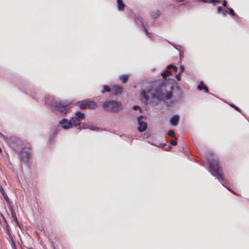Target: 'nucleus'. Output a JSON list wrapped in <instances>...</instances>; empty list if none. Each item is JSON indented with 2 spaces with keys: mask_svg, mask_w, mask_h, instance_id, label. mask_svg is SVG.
Wrapping results in <instances>:
<instances>
[{
  "mask_svg": "<svg viewBox=\"0 0 249 249\" xmlns=\"http://www.w3.org/2000/svg\"><path fill=\"white\" fill-rule=\"evenodd\" d=\"M199 90H204L205 92H208L209 89L208 87L204 84L203 81H200L197 87Z\"/></svg>",
  "mask_w": 249,
  "mask_h": 249,
  "instance_id": "obj_15",
  "label": "nucleus"
},
{
  "mask_svg": "<svg viewBox=\"0 0 249 249\" xmlns=\"http://www.w3.org/2000/svg\"><path fill=\"white\" fill-rule=\"evenodd\" d=\"M7 143L15 152L23 147V141L17 136H11L7 140Z\"/></svg>",
  "mask_w": 249,
  "mask_h": 249,
  "instance_id": "obj_5",
  "label": "nucleus"
},
{
  "mask_svg": "<svg viewBox=\"0 0 249 249\" xmlns=\"http://www.w3.org/2000/svg\"><path fill=\"white\" fill-rule=\"evenodd\" d=\"M160 16V11L159 10H157L155 11H152L151 13V17L153 19H156Z\"/></svg>",
  "mask_w": 249,
  "mask_h": 249,
  "instance_id": "obj_20",
  "label": "nucleus"
},
{
  "mask_svg": "<svg viewBox=\"0 0 249 249\" xmlns=\"http://www.w3.org/2000/svg\"><path fill=\"white\" fill-rule=\"evenodd\" d=\"M45 103L50 106L53 112L57 115L64 116L69 110V105L62 101L57 102L54 97L51 95H47L45 98Z\"/></svg>",
  "mask_w": 249,
  "mask_h": 249,
  "instance_id": "obj_2",
  "label": "nucleus"
},
{
  "mask_svg": "<svg viewBox=\"0 0 249 249\" xmlns=\"http://www.w3.org/2000/svg\"><path fill=\"white\" fill-rule=\"evenodd\" d=\"M0 135L1 137H2L5 141L7 143V140L9 139V137H7L4 135L3 134H2L1 132H0Z\"/></svg>",
  "mask_w": 249,
  "mask_h": 249,
  "instance_id": "obj_34",
  "label": "nucleus"
},
{
  "mask_svg": "<svg viewBox=\"0 0 249 249\" xmlns=\"http://www.w3.org/2000/svg\"><path fill=\"white\" fill-rule=\"evenodd\" d=\"M123 90V88L119 85H114L112 87V92L114 95H118L121 94Z\"/></svg>",
  "mask_w": 249,
  "mask_h": 249,
  "instance_id": "obj_11",
  "label": "nucleus"
},
{
  "mask_svg": "<svg viewBox=\"0 0 249 249\" xmlns=\"http://www.w3.org/2000/svg\"><path fill=\"white\" fill-rule=\"evenodd\" d=\"M3 219L4 221V222H5V224H6V227H7L6 232H7V234L9 235V237L10 238H11L12 237V235H11V234L10 233V230H9V228H8V224H7V221H6V219L4 217H3Z\"/></svg>",
  "mask_w": 249,
  "mask_h": 249,
  "instance_id": "obj_29",
  "label": "nucleus"
},
{
  "mask_svg": "<svg viewBox=\"0 0 249 249\" xmlns=\"http://www.w3.org/2000/svg\"><path fill=\"white\" fill-rule=\"evenodd\" d=\"M70 121L71 127H72V126H79L81 124V121L74 116L70 119Z\"/></svg>",
  "mask_w": 249,
  "mask_h": 249,
  "instance_id": "obj_13",
  "label": "nucleus"
},
{
  "mask_svg": "<svg viewBox=\"0 0 249 249\" xmlns=\"http://www.w3.org/2000/svg\"><path fill=\"white\" fill-rule=\"evenodd\" d=\"M16 152L18 156L21 163L28 165L29 159L31 156L30 149L23 147L16 151Z\"/></svg>",
  "mask_w": 249,
  "mask_h": 249,
  "instance_id": "obj_6",
  "label": "nucleus"
},
{
  "mask_svg": "<svg viewBox=\"0 0 249 249\" xmlns=\"http://www.w3.org/2000/svg\"><path fill=\"white\" fill-rule=\"evenodd\" d=\"M29 249H32V248H29Z\"/></svg>",
  "mask_w": 249,
  "mask_h": 249,
  "instance_id": "obj_45",
  "label": "nucleus"
},
{
  "mask_svg": "<svg viewBox=\"0 0 249 249\" xmlns=\"http://www.w3.org/2000/svg\"><path fill=\"white\" fill-rule=\"evenodd\" d=\"M143 118V116L142 115H140L137 118L138 124L139 125L137 129L140 132L144 131L147 128V124L142 120V119Z\"/></svg>",
  "mask_w": 249,
  "mask_h": 249,
  "instance_id": "obj_8",
  "label": "nucleus"
},
{
  "mask_svg": "<svg viewBox=\"0 0 249 249\" xmlns=\"http://www.w3.org/2000/svg\"><path fill=\"white\" fill-rule=\"evenodd\" d=\"M23 91L27 94L30 95L33 99L37 100V97L35 96V89L33 87H28L23 89Z\"/></svg>",
  "mask_w": 249,
  "mask_h": 249,
  "instance_id": "obj_9",
  "label": "nucleus"
},
{
  "mask_svg": "<svg viewBox=\"0 0 249 249\" xmlns=\"http://www.w3.org/2000/svg\"><path fill=\"white\" fill-rule=\"evenodd\" d=\"M132 108L135 110H138V109L141 110V108L139 106H136H136H134Z\"/></svg>",
  "mask_w": 249,
  "mask_h": 249,
  "instance_id": "obj_37",
  "label": "nucleus"
},
{
  "mask_svg": "<svg viewBox=\"0 0 249 249\" xmlns=\"http://www.w3.org/2000/svg\"><path fill=\"white\" fill-rule=\"evenodd\" d=\"M209 164V171L211 174L217 178L222 185L227 188L230 192H232L234 195L238 194L231 190L230 188L226 187L224 183V179L223 177L222 168L219 166V161L217 159H212L208 160Z\"/></svg>",
  "mask_w": 249,
  "mask_h": 249,
  "instance_id": "obj_3",
  "label": "nucleus"
},
{
  "mask_svg": "<svg viewBox=\"0 0 249 249\" xmlns=\"http://www.w3.org/2000/svg\"><path fill=\"white\" fill-rule=\"evenodd\" d=\"M217 13L218 14L221 13L224 17H225L227 16L226 12L223 11L221 7L220 6H218V7H217Z\"/></svg>",
  "mask_w": 249,
  "mask_h": 249,
  "instance_id": "obj_25",
  "label": "nucleus"
},
{
  "mask_svg": "<svg viewBox=\"0 0 249 249\" xmlns=\"http://www.w3.org/2000/svg\"><path fill=\"white\" fill-rule=\"evenodd\" d=\"M79 107L81 109H86L87 108V100H84L81 101H79L77 103Z\"/></svg>",
  "mask_w": 249,
  "mask_h": 249,
  "instance_id": "obj_16",
  "label": "nucleus"
},
{
  "mask_svg": "<svg viewBox=\"0 0 249 249\" xmlns=\"http://www.w3.org/2000/svg\"><path fill=\"white\" fill-rule=\"evenodd\" d=\"M135 22L138 25L141 26L142 28V30L145 33L146 36L149 38H152V35L150 33L148 32L146 27L143 24V18L140 17H136L134 19Z\"/></svg>",
  "mask_w": 249,
  "mask_h": 249,
  "instance_id": "obj_7",
  "label": "nucleus"
},
{
  "mask_svg": "<svg viewBox=\"0 0 249 249\" xmlns=\"http://www.w3.org/2000/svg\"><path fill=\"white\" fill-rule=\"evenodd\" d=\"M226 12L228 14L231 15V16H235V14L234 13V10L230 7H227V10L226 11Z\"/></svg>",
  "mask_w": 249,
  "mask_h": 249,
  "instance_id": "obj_23",
  "label": "nucleus"
},
{
  "mask_svg": "<svg viewBox=\"0 0 249 249\" xmlns=\"http://www.w3.org/2000/svg\"><path fill=\"white\" fill-rule=\"evenodd\" d=\"M231 106L234 107L235 108V109H236V110H238V111L239 110V108L235 106V105H234L233 104H231Z\"/></svg>",
  "mask_w": 249,
  "mask_h": 249,
  "instance_id": "obj_40",
  "label": "nucleus"
},
{
  "mask_svg": "<svg viewBox=\"0 0 249 249\" xmlns=\"http://www.w3.org/2000/svg\"><path fill=\"white\" fill-rule=\"evenodd\" d=\"M59 124L64 129H68L70 128H71L70 120H68V119L66 118H64L61 120L59 122Z\"/></svg>",
  "mask_w": 249,
  "mask_h": 249,
  "instance_id": "obj_10",
  "label": "nucleus"
},
{
  "mask_svg": "<svg viewBox=\"0 0 249 249\" xmlns=\"http://www.w3.org/2000/svg\"><path fill=\"white\" fill-rule=\"evenodd\" d=\"M117 8L120 11L124 10L125 5L124 3L123 0H117Z\"/></svg>",
  "mask_w": 249,
  "mask_h": 249,
  "instance_id": "obj_17",
  "label": "nucleus"
},
{
  "mask_svg": "<svg viewBox=\"0 0 249 249\" xmlns=\"http://www.w3.org/2000/svg\"><path fill=\"white\" fill-rule=\"evenodd\" d=\"M227 0H224L223 1V3H222V5L225 7H228L227 6Z\"/></svg>",
  "mask_w": 249,
  "mask_h": 249,
  "instance_id": "obj_39",
  "label": "nucleus"
},
{
  "mask_svg": "<svg viewBox=\"0 0 249 249\" xmlns=\"http://www.w3.org/2000/svg\"><path fill=\"white\" fill-rule=\"evenodd\" d=\"M170 144L173 146L176 145L177 144V142L175 140H171L170 141Z\"/></svg>",
  "mask_w": 249,
  "mask_h": 249,
  "instance_id": "obj_38",
  "label": "nucleus"
},
{
  "mask_svg": "<svg viewBox=\"0 0 249 249\" xmlns=\"http://www.w3.org/2000/svg\"><path fill=\"white\" fill-rule=\"evenodd\" d=\"M110 91V88L107 85L103 86V89L101 91L102 94L105 93L106 92H109Z\"/></svg>",
  "mask_w": 249,
  "mask_h": 249,
  "instance_id": "obj_24",
  "label": "nucleus"
},
{
  "mask_svg": "<svg viewBox=\"0 0 249 249\" xmlns=\"http://www.w3.org/2000/svg\"><path fill=\"white\" fill-rule=\"evenodd\" d=\"M87 100V108L90 109H94L97 107V105L95 102L92 100Z\"/></svg>",
  "mask_w": 249,
  "mask_h": 249,
  "instance_id": "obj_14",
  "label": "nucleus"
},
{
  "mask_svg": "<svg viewBox=\"0 0 249 249\" xmlns=\"http://www.w3.org/2000/svg\"><path fill=\"white\" fill-rule=\"evenodd\" d=\"M171 148V147L170 145H168L166 150H168Z\"/></svg>",
  "mask_w": 249,
  "mask_h": 249,
  "instance_id": "obj_43",
  "label": "nucleus"
},
{
  "mask_svg": "<svg viewBox=\"0 0 249 249\" xmlns=\"http://www.w3.org/2000/svg\"><path fill=\"white\" fill-rule=\"evenodd\" d=\"M170 72H169L167 70H164L163 72L161 73V76L163 79H166L167 77L169 75Z\"/></svg>",
  "mask_w": 249,
  "mask_h": 249,
  "instance_id": "obj_26",
  "label": "nucleus"
},
{
  "mask_svg": "<svg viewBox=\"0 0 249 249\" xmlns=\"http://www.w3.org/2000/svg\"><path fill=\"white\" fill-rule=\"evenodd\" d=\"M196 1H202L204 3H211L213 5H216L218 2L219 0H196Z\"/></svg>",
  "mask_w": 249,
  "mask_h": 249,
  "instance_id": "obj_21",
  "label": "nucleus"
},
{
  "mask_svg": "<svg viewBox=\"0 0 249 249\" xmlns=\"http://www.w3.org/2000/svg\"><path fill=\"white\" fill-rule=\"evenodd\" d=\"M174 67V65H173V64H170V65H169L167 66V68L168 69H173Z\"/></svg>",
  "mask_w": 249,
  "mask_h": 249,
  "instance_id": "obj_41",
  "label": "nucleus"
},
{
  "mask_svg": "<svg viewBox=\"0 0 249 249\" xmlns=\"http://www.w3.org/2000/svg\"><path fill=\"white\" fill-rule=\"evenodd\" d=\"M102 107L106 111L117 113L122 109V104L116 100H108L104 102Z\"/></svg>",
  "mask_w": 249,
  "mask_h": 249,
  "instance_id": "obj_4",
  "label": "nucleus"
},
{
  "mask_svg": "<svg viewBox=\"0 0 249 249\" xmlns=\"http://www.w3.org/2000/svg\"><path fill=\"white\" fill-rule=\"evenodd\" d=\"M181 74L182 73H181L180 72H178V73L175 75L176 78L178 81L180 80Z\"/></svg>",
  "mask_w": 249,
  "mask_h": 249,
  "instance_id": "obj_33",
  "label": "nucleus"
},
{
  "mask_svg": "<svg viewBox=\"0 0 249 249\" xmlns=\"http://www.w3.org/2000/svg\"><path fill=\"white\" fill-rule=\"evenodd\" d=\"M87 128L91 130L96 131H98L99 129L98 127H97L95 125H91L89 126L88 127H87Z\"/></svg>",
  "mask_w": 249,
  "mask_h": 249,
  "instance_id": "obj_28",
  "label": "nucleus"
},
{
  "mask_svg": "<svg viewBox=\"0 0 249 249\" xmlns=\"http://www.w3.org/2000/svg\"><path fill=\"white\" fill-rule=\"evenodd\" d=\"M0 135L1 137H2L5 141L7 143V140L9 139V137H7L4 135L3 134H2L1 132H0Z\"/></svg>",
  "mask_w": 249,
  "mask_h": 249,
  "instance_id": "obj_35",
  "label": "nucleus"
},
{
  "mask_svg": "<svg viewBox=\"0 0 249 249\" xmlns=\"http://www.w3.org/2000/svg\"><path fill=\"white\" fill-rule=\"evenodd\" d=\"M150 94L153 99H157L159 102L164 103L167 106H170L176 102L180 101L182 99V92L180 91L177 96L172 100V92L167 91L165 83L160 82L157 86L147 89H143L141 91V96L144 100V103L147 104L149 100L148 94Z\"/></svg>",
  "mask_w": 249,
  "mask_h": 249,
  "instance_id": "obj_1",
  "label": "nucleus"
},
{
  "mask_svg": "<svg viewBox=\"0 0 249 249\" xmlns=\"http://www.w3.org/2000/svg\"><path fill=\"white\" fill-rule=\"evenodd\" d=\"M120 79L121 80L123 83H126L128 79V75H121L120 76Z\"/></svg>",
  "mask_w": 249,
  "mask_h": 249,
  "instance_id": "obj_22",
  "label": "nucleus"
},
{
  "mask_svg": "<svg viewBox=\"0 0 249 249\" xmlns=\"http://www.w3.org/2000/svg\"><path fill=\"white\" fill-rule=\"evenodd\" d=\"M85 116V114L80 111H76L75 113L74 117H76L77 119H78V120H79L80 121H81L83 119H84Z\"/></svg>",
  "mask_w": 249,
  "mask_h": 249,
  "instance_id": "obj_19",
  "label": "nucleus"
},
{
  "mask_svg": "<svg viewBox=\"0 0 249 249\" xmlns=\"http://www.w3.org/2000/svg\"><path fill=\"white\" fill-rule=\"evenodd\" d=\"M17 224L18 226V227L20 228V226L18 222V223H17Z\"/></svg>",
  "mask_w": 249,
  "mask_h": 249,
  "instance_id": "obj_44",
  "label": "nucleus"
},
{
  "mask_svg": "<svg viewBox=\"0 0 249 249\" xmlns=\"http://www.w3.org/2000/svg\"><path fill=\"white\" fill-rule=\"evenodd\" d=\"M173 71H174L175 72H177L178 71V69L177 67L174 66V67H173Z\"/></svg>",
  "mask_w": 249,
  "mask_h": 249,
  "instance_id": "obj_42",
  "label": "nucleus"
},
{
  "mask_svg": "<svg viewBox=\"0 0 249 249\" xmlns=\"http://www.w3.org/2000/svg\"><path fill=\"white\" fill-rule=\"evenodd\" d=\"M168 135H169L170 136H171V137H172L173 138H175V132L172 130H169L168 132Z\"/></svg>",
  "mask_w": 249,
  "mask_h": 249,
  "instance_id": "obj_31",
  "label": "nucleus"
},
{
  "mask_svg": "<svg viewBox=\"0 0 249 249\" xmlns=\"http://www.w3.org/2000/svg\"><path fill=\"white\" fill-rule=\"evenodd\" d=\"M12 217L13 218L14 220L16 222V223H18V220L16 216V213H13L11 214Z\"/></svg>",
  "mask_w": 249,
  "mask_h": 249,
  "instance_id": "obj_32",
  "label": "nucleus"
},
{
  "mask_svg": "<svg viewBox=\"0 0 249 249\" xmlns=\"http://www.w3.org/2000/svg\"><path fill=\"white\" fill-rule=\"evenodd\" d=\"M8 205V207L9 209V211H10L11 214L13 213H15V212L14 210L13 207L12 206V205L10 203V202L9 201V203H7Z\"/></svg>",
  "mask_w": 249,
  "mask_h": 249,
  "instance_id": "obj_30",
  "label": "nucleus"
},
{
  "mask_svg": "<svg viewBox=\"0 0 249 249\" xmlns=\"http://www.w3.org/2000/svg\"><path fill=\"white\" fill-rule=\"evenodd\" d=\"M179 116L178 115H174L170 119V123L173 126H176L179 122Z\"/></svg>",
  "mask_w": 249,
  "mask_h": 249,
  "instance_id": "obj_12",
  "label": "nucleus"
},
{
  "mask_svg": "<svg viewBox=\"0 0 249 249\" xmlns=\"http://www.w3.org/2000/svg\"><path fill=\"white\" fill-rule=\"evenodd\" d=\"M0 192L4 197L7 203H9L10 200L8 196L6 195L4 189L1 186H0Z\"/></svg>",
  "mask_w": 249,
  "mask_h": 249,
  "instance_id": "obj_18",
  "label": "nucleus"
},
{
  "mask_svg": "<svg viewBox=\"0 0 249 249\" xmlns=\"http://www.w3.org/2000/svg\"><path fill=\"white\" fill-rule=\"evenodd\" d=\"M59 127V126H57L56 127H54L53 129V132L51 135V138H53L55 137V135L58 133V128Z\"/></svg>",
  "mask_w": 249,
  "mask_h": 249,
  "instance_id": "obj_27",
  "label": "nucleus"
},
{
  "mask_svg": "<svg viewBox=\"0 0 249 249\" xmlns=\"http://www.w3.org/2000/svg\"><path fill=\"white\" fill-rule=\"evenodd\" d=\"M184 70H185L184 67L182 65H180L179 66V71L178 72H180L181 73H182L184 71Z\"/></svg>",
  "mask_w": 249,
  "mask_h": 249,
  "instance_id": "obj_36",
  "label": "nucleus"
}]
</instances>
